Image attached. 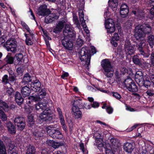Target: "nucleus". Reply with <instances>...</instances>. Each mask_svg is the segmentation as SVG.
Returning <instances> with one entry per match:
<instances>
[{"label": "nucleus", "mask_w": 154, "mask_h": 154, "mask_svg": "<svg viewBox=\"0 0 154 154\" xmlns=\"http://www.w3.org/2000/svg\"><path fill=\"white\" fill-rule=\"evenodd\" d=\"M57 111L58 112L60 120L64 119L61 109L60 108L58 107L57 109Z\"/></svg>", "instance_id": "nucleus-50"}, {"label": "nucleus", "mask_w": 154, "mask_h": 154, "mask_svg": "<svg viewBox=\"0 0 154 154\" xmlns=\"http://www.w3.org/2000/svg\"><path fill=\"white\" fill-rule=\"evenodd\" d=\"M29 33V34H26V33L24 34V36L26 38L25 43L27 45H31L33 44L32 39L33 38L34 34L32 32Z\"/></svg>", "instance_id": "nucleus-20"}, {"label": "nucleus", "mask_w": 154, "mask_h": 154, "mask_svg": "<svg viewBox=\"0 0 154 154\" xmlns=\"http://www.w3.org/2000/svg\"><path fill=\"white\" fill-rule=\"evenodd\" d=\"M141 55H143L144 57H148L149 55V54L147 52H145L144 50L140 52Z\"/></svg>", "instance_id": "nucleus-58"}, {"label": "nucleus", "mask_w": 154, "mask_h": 154, "mask_svg": "<svg viewBox=\"0 0 154 154\" xmlns=\"http://www.w3.org/2000/svg\"><path fill=\"white\" fill-rule=\"evenodd\" d=\"M7 127L8 131L11 134H15L16 133V129L14 126L11 122H9L7 124Z\"/></svg>", "instance_id": "nucleus-29"}, {"label": "nucleus", "mask_w": 154, "mask_h": 154, "mask_svg": "<svg viewBox=\"0 0 154 154\" xmlns=\"http://www.w3.org/2000/svg\"><path fill=\"white\" fill-rule=\"evenodd\" d=\"M144 44V42H140L139 43H137L136 47L137 48L138 50L140 52L143 50V45Z\"/></svg>", "instance_id": "nucleus-48"}, {"label": "nucleus", "mask_w": 154, "mask_h": 154, "mask_svg": "<svg viewBox=\"0 0 154 154\" xmlns=\"http://www.w3.org/2000/svg\"><path fill=\"white\" fill-rule=\"evenodd\" d=\"M0 117L3 121H6L7 119V115L2 110L0 112Z\"/></svg>", "instance_id": "nucleus-49"}, {"label": "nucleus", "mask_w": 154, "mask_h": 154, "mask_svg": "<svg viewBox=\"0 0 154 154\" xmlns=\"http://www.w3.org/2000/svg\"><path fill=\"white\" fill-rule=\"evenodd\" d=\"M45 128L48 134L52 138L58 139L62 138L63 135L59 130L56 129L53 125L45 126Z\"/></svg>", "instance_id": "nucleus-7"}, {"label": "nucleus", "mask_w": 154, "mask_h": 154, "mask_svg": "<svg viewBox=\"0 0 154 154\" xmlns=\"http://www.w3.org/2000/svg\"><path fill=\"white\" fill-rule=\"evenodd\" d=\"M6 93L7 95L9 96L14 95L15 94V91L11 87H10L8 88Z\"/></svg>", "instance_id": "nucleus-45"}, {"label": "nucleus", "mask_w": 154, "mask_h": 154, "mask_svg": "<svg viewBox=\"0 0 154 154\" xmlns=\"http://www.w3.org/2000/svg\"><path fill=\"white\" fill-rule=\"evenodd\" d=\"M131 14L134 15V18L137 20H141L144 17L142 11L139 8H133L131 11Z\"/></svg>", "instance_id": "nucleus-15"}, {"label": "nucleus", "mask_w": 154, "mask_h": 154, "mask_svg": "<svg viewBox=\"0 0 154 154\" xmlns=\"http://www.w3.org/2000/svg\"><path fill=\"white\" fill-rule=\"evenodd\" d=\"M117 41L114 40V39H112L110 41V42L113 46L114 47H116L118 45V43L116 42Z\"/></svg>", "instance_id": "nucleus-61"}, {"label": "nucleus", "mask_w": 154, "mask_h": 154, "mask_svg": "<svg viewBox=\"0 0 154 154\" xmlns=\"http://www.w3.org/2000/svg\"><path fill=\"white\" fill-rule=\"evenodd\" d=\"M9 75H5L2 78V82L4 85L9 84L11 86H16L17 85V75L12 70L8 71Z\"/></svg>", "instance_id": "nucleus-3"}, {"label": "nucleus", "mask_w": 154, "mask_h": 154, "mask_svg": "<svg viewBox=\"0 0 154 154\" xmlns=\"http://www.w3.org/2000/svg\"><path fill=\"white\" fill-rule=\"evenodd\" d=\"M69 75V73L67 72H63L61 76V78L62 79H65V78L68 77Z\"/></svg>", "instance_id": "nucleus-59"}, {"label": "nucleus", "mask_w": 154, "mask_h": 154, "mask_svg": "<svg viewBox=\"0 0 154 154\" xmlns=\"http://www.w3.org/2000/svg\"><path fill=\"white\" fill-rule=\"evenodd\" d=\"M103 74L107 78H111L113 75V67L108 59L103 60L101 62Z\"/></svg>", "instance_id": "nucleus-2"}, {"label": "nucleus", "mask_w": 154, "mask_h": 154, "mask_svg": "<svg viewBox=\"0 0 154 154\" xmlns=\"http://www.w3.org/2000/svg\"><path fill=\"white\" fill-rule=\"evenodd\" d=\"M27 122L29 124L32 125L34 124L33 116L32 114H29L28 117Z\"/></svg>", "instance_id": "nucleus-43"}, {"label": "nucleus", "mask_w": 154, "mask_h": 154, "mask_svg": "<svg viewBox=\"0 0 154 154\" xmlns=\"http://www.w3.org/2000/svg\"><path fill=\"white\" fill-rule=\"evenodd\" d=\"M35 150L33 146H29L27 149L26 154H35Z\"/></svg>", "instance_id": "nucleus-34"}, {"label": "nucleus", "mask_w": 154, "mask_h": 154, "mask_svg": "<svg viewBox=\"0 0 154 154\" xmlns=\"http://www.w3.org/2000/svg\"><path fill=\"white\" fill-rule=\"evenodd\" d=\"M142 152L141 153L143 154H146L147 152V148L145 143H144L141 147Z\"/></svg>", "instance_id": "nucleus-53"}, {"label": "nucleus", "mask_w": 154, "mask_h": 154, "mask_svg": "<svg viewBox=\"0 0 154 154\" xmlns=\"http://www.w3.org/2000/svg\"><path fill=\"white\" fill-rule=\"evenodd\" d=\"M51 11L49 9L47 8L46 6L42 5L38 9L37 14L39 15L45 16L49 15Z\"/></svg>", "instance_id": "nucleus-14"}, {"label": "nucleus", "mask_w": 154, "mask_h": 154, "mask_svg": "<svg viewBox=\"0 0 154 154\" xmlns=\"http://www.w3.org/2000/svg\"><path fill=\"white\" fill-rule=\"evenodd\" d=\"M60 122L62 126L63 129L64 131L66 133H67L68 131V130L67 129V127L65 123V121L64 119L60 120Z\"/></svg>", "instance_id": "nucleus-46"}, {"label": "nucleus", "mask_w": 154, "mask_h": 154, "mask_svg": "<svg viewBox=\"0 0 154 154\" xmlns=\"http://www.w3.org/2000/svg\"><path fill=\"white\" fill-rule=\"evenodd\" d=\"M90 51L88 47H83L79 52L80 55V58L82 61H85V63L88 66L90 64L91 57Z\"/></svg>", "instance_id": "nucleus-6"}, {"label": "nucleus", "mask_w": 154, "mask_h": 154, "mask_svg": "<svg viewBox=\"0 0 154 154\" xmlns=\"http://www.w3.org/2000/svg\"><path fill=\"white\" fill-rule=\"evenodd\" d=\"M106 28L107 30L108 33H112L114 32L115 30V23L111 19H109L106 21L105 23Z\"/></svg>", "instance_id": "nucleus-12"}, {"label": "nucleus", "mask_w": 154, "mask_h": 154, "mask_svg": "<svg viewBox=\"0 0 154 154\" xmlns=\"http://www.w3.org/2000/svg\"><path fill=\"white\" fill-rule=\"evenodd\" d=\"M132 24V21L128 20L124 23V27L127 29H130L131 28Z\"/></svg>", "instance_id": "nucleus-41"}, {"label": "nucleus", "mask_w": 154, "mask_h": 154, "mask_svg": "<svg viewBox=\"0 0 154 154\" xmlns=\"http://www.w3.org/2000/svg\"><path fill=\"white\" fill-rule=\"evenodd\" d=\"M0 154H6L5 147L3 142L0 140Z\"/></svg>", "instance_id": "nucleus-38"}, {"label": "nucleus", "mask_w": 154, "mask_h": 154, "mask_svg": "<svg viewBox=\"0 0 154 154\" xmlns=\"http://www.w3.org/2000/svg\"><path fill=\"white\" fill-rule=\"evenodd\" d=\"M4 47L8 51L15 53L17 50V42L15 39L10 38L4 44Z\"/></svg>", "instance_id": "nucleus-8"}, {"label": "nucleus", "mask_w": 154, "mask_h": 154, "mask_svg": "<svg viewBox=\"0 0 154 154\" xmlns=\"http://www.w3.org/2000/svg\"><path fill=\"white\" fill-rule=\"evenodd\" d=\"M80 103L77 100H74L73 103V106L76 107H79V106L80 105Z\"/></svg>", "instance_id": "nucleus-63"}, {"label": "nucleus", "mask_w": 154, "mask_h": 154, "mask_svg": "<svg viewBox=\"0 0 154 154\" xmlns=\"http://www.w3.org/2000/svg\"><path fill=\"white\" fill-rule=\"evenodd\" d=\"M59 16L55 13L47 15L45 17L44 22L47 24L52 23L58 19Z\"/></svg>", "instance_id": "nucleus-16"}, {"label": "nucleus", "mask_w": 154, "mask_h": 154, "mask_svg": "<svg viewBox=\"0 0 154 154\" xmlns=\"http://www.w3.org/2000/svg\"><path fill=\"white\" fill-rule=\"evenodd\" d=\"M28 100H32V101L36 102L40 100V97H28Z\"/></svg>", "instance_id": "nucleus-55"}, {"label": "nucleus", "mask_w": 154, "mask_h": 154, "mask_svg": "<svg viewBox=\"0 0 154 154\" xmlns=\"http://www.w3.org/2000/svg\"><path fill=\"white\" fill-rule=\"evenodd\" d=\"M147 40L150 46L152 48L154 44V35L150 34L147 37Z\"/></svg>", "instance_id": "nucleus-32"}, {"label": "nucleus", "mask_w": 154, "mask_h": 154, "mask_svg": "<svg viewBox=\"0 0 154 154\" xmlns=\"http://www.w3.org/2000/svg\"><path fill=\"white\" fill-rule=\"evenodd\" d=\"M129 12V8L128 5L125 4H122L121 5L120 13L122 17H127Z\"/></svg>", "instance_id": "nucleus-19"}, {"label": "nucleus", "mask_w": 154, "mask_h": 154, "mask_svg": "<svg viewBox=\"0 0 154 154\" xmlns=\"http://www.w3.org/2000/svg\"><path fill=\"white\" fill-rule=\"evenodd\" d=\"M147 95L149 96H152L154 95L153 91L151 90H148L146 92Z\"/></svg>", "instance_id": "nucleus-60"}, {"label": "nucleus", "mask_w": 154, "mask_h": 154, "mask_svg": "<svg viewBox=\"0 0 154 154\" xmlns=\"http://www.w3.org/2000/svg\"><path fill=\"white\" fill-rule=\"evenodd\" d=\"M141 81L143 82V84L142 86L143 85L145 87L147 88L150 87L151 83L148 79H147V78H146L145 79H143V80Z\"/></svg>", "instance_id": "nucleus-40"}, {"label": "nucleus", "mask_w": 154, "mask_h": 154, "mask_svg": "<svg viewBox=\"0 0 154 154\" xmlns=\"http://www.w3.org/2000/svg\"><path fill=\"white\" fill-rule=\"evenodd\" d=\"M33 136L35 139H39L43 135V133L41 131L36 130L32 132Z\"/></svg>", "instance_id": "nucleus-31"}, {"label": "nucleus", "mask_w": 154, "mask_h": 154, "mask_svg": "<svg viewBox=\"0 0 154 154\" xmlns=\"http://www.w3.org/2000/svg\"><path fill=\"white\" fill-rule=\"evenodd\" d=\"M52 106L51 104L50 105L48 103V102H45L44 103L39 102L36 104L35 108L36 109H41L42 110H44V111L40 114L39 116L41 119L44 121L45 118H46L48 111L50 110L49 107Z\"/></svg>", "instance_id": "nucleus-5"}, {"label": "nucleus", "mask_w": 154, "mask_h": 154, "mask_svg": "<svg viewBox=\"0 0 154 154\" xmlns=\"http://www.w3.org/2000/svg\"><path fill=\"white\" fill-rule=\"evenodd\" d=\"M46 116V118H45L44 120L45 121H49L51 120L52 119V116L49 114L48 112Z\"/></svg>", "instance_id": "nucleus-52"}, {"label": "nucleus", "mask_w": 154, "mask_h": 154, "mask_svg": "<svg viewBox=\"0 0 154 154\" xmlns=\"http://www.w3.org/2000/svg\"><path fill=\"white\" fill-rule=\"evenodd\" d=\"M0 106L5 111H8L9 106L5 102L0 99Z\"/></svg>", "instance_id": "nucleus-35"}, {"label": "nucleus", "mask_w": 154, "mask_h": 154, "mask_svg": "<svg viewBox=\"0 0 154 154\" xmlns=\"http://www.w3.org/2000/svg\"><path fill=\"white\" fill-rule=\"evenodd\" d=\"M114 75L115 78L118 82L119 83H124V81H123V74L119 73L118 71L116 70L114 73Z\"/></svg>", "instance_id": "nucleus-24"}, {"label": "nucleus", "mask_w": 154, "mask_h": 154, "mask_svg": "<svg viewBox=\"0 0 154 154\" xmlns=\"http://www.w3.org/2000/svg\"><path fill=\"white\" fill-rule=\"evenodd\" d=\"M132 61L135 65L140 66L143 64V61L142 59L137 55H134L133 56L132 58Z\"/></svg>", "instance_id": "nucleus-27"}, {"label": "nucleus", "mask_w": 154, "mask_h": 154, "mask_svg": "<svg viewBox=\"0 0 154 154\" xmlns=\"http://www.w3.org/2000/svg\"><path fill=\"white\" fill-rule=\"evenodd\" d=\"M0 154H6L5 147L3 142L0 140Z\"/></svg>", "instance_id": "nucleus-39"}, {"label": "nucleus", "mask_w": 154, "mask_h": 154, "mask_svg": "<svg viewBox=\"0 0 154 154\" xmlns=\"http://www.w3.org/2000/svg\"><path fill=\"white\" fill-rule=\"evenodd\" d=\"M72 40L66 37H64L61 41L62 45L64 48L68 50H72L73 43Z\"/></svg>", "instance_id": "nucleus-10"}, {"label": "nucleus", "mask_w": 154, "mask_h": 154, "mask_svg": "<svg viewBox=\"0 0 154 154\" xmlns=\"http://www.w3.org/2000/svg\"><path fill=\"white\" fill-rule=\"evenodd\" d=\"M151 65L154 66V53L152 52L150 57Z\"/></svg>", "instance_id": "nucleus-56"}, {"label": "nucleus", "mask_w": 154, "mask_h": 154, "mask_svg": "<svg viewBox=\"0 0 154 154\" xmlns=\"http://www.w3.org/2000/svg\"><path fill=\"white\" fill-rule=\"evenodd\" d=\"M110 142L111 144V146L112 148L115 147H117L119 146V143L118 140L116 138H112L110 139Z\"/></svg>", "instance_id": "nucleus-36"}, {"label": "nucleus", "mask_w": 154, "mask_h": 154, "mask_svg": "<svg viewBox=\"0 0 154 154\" xmlns=\"http://www.w3.org/2000/svg\"><path fill=\"white\" fill-rule=\"evenodd\" d=\"M106 110L109 114H111L112 112L113 109L111 107L108 106L107 107Z\"/></svg>", "instance_id": "nucleus-62"}, {"label": "nucleus", "mask_w": 154, "mask_h": 154, "mask_svg": "<svg viewBox=\"0 0 154 154\" xmlns=\"http://www.w3.org/2000/svg\"><path fill=\"white\" fill-rule=\"evenodd\" d=\"M124 85L125 87L130 91L132 93V95L136 96H140V95L137 92L138 88L136 83L131 78H128L124 79Z\"/></svg>", "instance_id": "nucleus-4"}, {"label": "nucleus", "mask_w": 154, "mask_h": 154, "mask_svg": "<svg viewBox=\"0 0 154 154\" xmlns=\"http://www.w3.org/2000/svg\"><path fill=\"white\" fill-rule=\"evenodd\" d=\"M15 125L17 126L18 129L22 130L24 128L25 126L24 119L21 117L17 116L14 120Z\"/></svg>", "instance_id": "nucleus-13"}, {"label": "nucleus", "mask_w": 154, "mask_h": 154, "mask_svg": "<svg viewBox=\"0 0 154 154\" xmlns=\"http://www.w3.org/2000/svg\"><path fill=\"white\" fill-rule=\"evenodd\" d=\"M17 75L18 76H21L23 75L24 70L22 66H20L18 67L16 70Z\"/></svg>", "instance_id": "nucleus-44"}, {"label": "nucleus", "mask_w": 154, "mask_h": 154, "mask_svg": "<svg viewBox=\"0 0 154 154\" xmlns=\"http://www.w3.org/2000/svg\"><path fill=\"white\" fill-rule=\"evenodd\" d=\"M152 27L148 23L137 25L134 29V37L137 40L141 42L143 39L146 35L150 34Z\"/></svg>", "instance_id": "nucleus-1"}, {"label": "nucleus", "mask_w": 154, "mask_h": 154, "mask_svg": "<svg viewBox=\"0 0 154 154\" xmlns=\"http://www.w3.org/2000/svg\"><path fill=\"white\" fill-rule=\"evenodd\" d=\"M15 100L16 103L19 105L21 104L23 101V99L22 97H15Z\"/></svg>", "instance_id": "nucleus-47"}, {"label": "nucleus", "mask_w": 154, "mask_h": 154, "mask_svg": "<svg viewBox=\"0 0 154 154\" xmlns=\"http://www.w3.org/2000/svg\"><path fill=\"white\" fill-rule=\"evenodd\" d=\"M106 154H114L112 151L109 149H105Z\"/></svg>", "instance_id": "nucleus-64"}, {"label": "nucleus", "mask_w": 154, "mask_h": 154, "mask_svg": "<svg viewBox=\"0 0 154 154\" xmlns=\"http://www.w3.org/2000/svg\"><path fill=\"white\" fill-rule=\"evenodd\" d=\"M41 87V82L38 79L33 80L30 84L31 89L35 92L39 91L40 90Z\"/></svg>", "instance_id": "nucleus-17"}, {"label": "nucleus", "mask_w": 154, "mask_h": 154, "mask_svg": "<svg viewBox=\"0 0 154 154\" xmlns=\"http://www.w3.org/2000/svg\"><path fill=\"white\" fill-rule=\"evenodd\" d=\"M134 148V146L133 144L129 143H125L124 146V150L128 153L131 152Z\"/></svg>", "instance_id": "nucleus-26"}, {"label": "nucleus", "mask_w": 154, "mask_h": 154, "mask_svg": "<svg viewBox=\"0 0 154 154\" xmlns=\"http://www.w3.org/2000/svg\"><path fill=\"white\" fill-rule=\"evenodd\" d=\"M14 60V57L12 56L11 53H8L4 59L0 60V64L2 67H6L8 65L15 64Z\"/></svg>", "instance_id": "nucleus-9"}, {"label": "nucleus", "mask_w": 154, "mask_h": 154, "mask_svg": "<svg viewBox=\"0 0 154 154\" xmlns=\"http://www.w3.org/2000/svg\"><path fill=\"white\" fill-rule=\"evenodd\" d=\"M61 146V143L60 142H54L52 147L54 148H58L60 146Z\"/></svg>", "instance_id": "nucleus-54"}, {"label": "nucleus", "mask_w": 154, "mask_h": 154, "mask_svg": "<svg viewBox=\"0 0 154 154\" xmlns=\"http://www.w3.org/2000/svg\"><path fill=\"white\" fill-rule=\"evenodd\" d=\"M8 152L9 154H17V147L12 142L8 144Z\"/></svg>", "instance_id": "nucleus-23"}, {"label": "nucleus", "mask_w": 154, "mask_h": 154, "mask_svg": "<svg viewBox=\"0 0 154 154\" xmlns=\"http://www.w3.org/2000/svg\"><path fill=\"white\" fill-rule=\"evenodd\" d=\"M118 0H109L108 2V6L112 9H116L118 5Z\"/></svg>", "instance_id": "nucleus-30"}, {"label": "nucleus", "mask_w": 154, "mask_h": 154, "mask_svg": "<svg viewBox=\"0 0 154 154\" xmlns=\"http://www.w3.org/2000/svg\"><path fill=\"white\" fill-rule=\"evenodd\" d=\"M63 33L65 36L64 37H66L72 40H73L75 38V32L72 29L70 30H63Z\"/></svg>", "instance_id": "nucleus-21"}, {"label": "nucleus", "mask_w": 154, "mask_h": 154, "mask_svg": "<svg viewBox=\"0 0 154 154\" xmlns=\"http://www.w3.org/2000/svg\"><path fill=\"white\" fill-rule=\"evenodd\" d=\"M21 91L22 96H34L33 95L30 96L31 92L30 89L27 86L22 88Z\"/></svg>", "instance_id": "nucleus-25"}, {"label": "nucleus", "mask_w": 154, "mask_h": 154, "mask_svg": "<svg viewBox=\"0 0 154 154\" xmlns=\"http://www.w3.org/2000/svg\"><path fill=\"white\" fill-rule=\"evenodd\" d=\"M136 79H138L139 82H141L143 80V73L141 72H137L135 75Z\"/></svg>", "instance_id": "nucleus-37"}, {"label": "nucleus", "mask_w": 154, "mask_h": 154, "mask_svg": "<svg viewBox=\"0 0 154 154\" xmlns=\"http://www.w3.org/2000/svg\"><path fill=\"white\" fill-rule=\"evenodd\" d=\"M65 23V22L63 20L60 21L53 29V32L56 34L60 33L64 28Z\"/></svg>", "instance_id": "nucleus-18"}, {"label": "nucleus", "mask_w": 154, "mask_h": 154, "mask_svg": "<svg viewBox=\"0 0 154 154\" xmlns=\"http://www.w3.org/2000/svg\"><path fill=\"white\" fill-rule=\"evenodd\" d=\"M23 57V55L21 53H20L16 54L14 57V59H16L18 62V63H19V62L21 61Z\"/></svg>", "instance_id": "nucleus-42"}, {"label": "nucleus", "mask_w": 154, "mask_h": 154, "mask_svg": "<svg viewBox=\"0 0 154 154\" xmlns=\"http://www.w3.org/2000/svg\"><path fill=\"white\" fill-rule=\"evenodd\" d=\"M112 39H114L116 41H119V37L118 34L117 33H115L114 35L113 36L112 38Z\"/></svg>", "instance_id": "nucleus-57"}, {"label": "nucleus", "mask_w": 154, "mask_h": 154, "mask_svg": "<svg viewBox=\"0 0 154 154\" xmlns=\"http://www.w3.org/2000/svg\"><path fill=\"white\" fill-rule=\"evenodd\" d=\"M95 144L98 148L102 147L104 145L103 141L102 139L97 138L96 140V143Z\"/></svg>", "instance_id": "nucleus-33"}, {"label": "nucleus", "mask_w": 154, "mask_h": 154, "mask_svg": "<svg viewBox=\"0 0 154 154\" xmlns=\"http://www.w3.org/2000/svg\"><path fill=\"white\" fill-rule=\"evenodd\" d=\"M73 114L76 119H78L81 117L82 113L80 110L79 107L73 106L72 108Z\"/></svg>", "instance_id": "nucleus-22"}, {"label": "nucleus", "mask_w": 154, "mask_h": 154, "mask_svg": "<svg viewBox=\"0 0 154 154\" xmlns=\"http://www.w3.org/2000/svg\"><path fill=\"white\" fill-rule=\"evenodd\" d=\"M30 75L28 73L24 74L23 78L22 81V82L24 84H28L29 82H31L32 79Z\"/></svg>", "instance_id": "nucleus-28"}, {"label": "nucleus", "mask_w": 154, "mask_h": 154, "mask_svg": "<svg viewBox=\"0 0 154 154\" xmlns=\"http://www.w3.org/2000/svg\"><path fill=\"white\" fill-rule=\"evenodd\" d=\"M94 86L99 91L103 93H107L109 91L104 90L102 88H100L99 86L97 85H94Z\"/></svg>", "instance_id": "nucleus-51"}, {"label": "nucleus", "mask_w": 154, "mask_h": 154, "mask_svg": "<svg viewBox=\"0 0 154 154\" xmlns=\"http://www.w3.org/2000/svg\"><path fill=\"white\" fill-rule=\"evenodd\" d=\"M124 46L125 51L127 54L131 55L134 53L135 46L134 45L131 44L130 42H125Z\"/></svg>", "instance_id": "nucleus-11"}]
</instances>
